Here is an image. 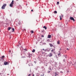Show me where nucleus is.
Masks as SVG:
<instances>
[{
  "label": "nucleus",
  "instance_id": "40",
  "mask_svg": "<svg viewBox=\"0 0 76 76\" xmlns=\"http://www.w3.org/2000/svg\"><path fill=\"white\" fill-rule=\"evenodd\" d=\"M21 55H22V54H21Z\"/></svg>",
  "mask_w": 76,
  "mask_h": 76
},
{
  "label": "nucleus",
  "instance_id": "6",
  "mask_svg": "<svg viewBox=\"0 0 76 76\" xmlns=\"http://www.w3.org/2000/svg\"><path fill=\"white\" fill-rule=\"evenodd\" d=\"M45 51H50V48H47L46 50H45Z\"/></svg>",
  "mask_w": 76,
  "mask_h": 76
},
{
  "label": "nucleus",
  "instance_id": "33",
  "mask_svg": "<svg viewBox=\"0 0 76 76\" xmlns=\"http://www.w3.org/2000/svg\"><path fill=\"white\" fill-rule=\"evenodd\" d=\"M34 63H35V64H36V62L34 61Z\"/></svg>",
  "mask_w": 76,
  "mask_h": 76
},
{
  "label": "nucleus",
  "instance_id": "32",
  "mask_svg": "<svg viewBox=\"0 0 76 76\" xmlns=\"http://www.w3.org/2000/svg\"><path fill=\"white\" fill-rule=\"evenodd\" d=\"M24 50H26V49H24Z\"/></svg>",
  "mask_w": 76,
  "mask_h": 76
},
{
  "label": "nucleus",
  "instance_id": "31",
  "mask_svg": "<svg viewBox=\"0 0 76 76\" xmlns=\"http://www.w3.org/2000/svg\"><path fill=\"white\" fill-rule=\"evenodd\" d=\"M63 61H65V60L64 59L63 60Z\"/></svg>",
  "mask_w": 76,
  "mask_h": 76
},
{
  "label": "nucleus",
  "instance_id": "17",
  "mask_svg": "<svg viewBox=\"0 0 76 76\" xmlns=\"http://www.w3.org/2000/svg\"><path fill=\"white\" fill-rule=\"evenodd\" d=\"M60 20H61V19H62V18H61V16H60Z\"/></svg>",
  "mask_w": 76,
  "mask_h": 76
},
{
  "label": "nucleus",
  "instance_id": "10",
  "mask_svg": "<svg viewBox=\"0 0 76 76\" xmlns=\"http://www.w3.org/2000/svg\"><path fill=\"white\" fill-rule=\"evenodd\" d=\"M12 32H14L15 31V29L13 28H12Z\"/></svg>",
  "mask_w": 76,
  "mask_h": 76
},
{
  "label": "nucleus",
  "instance_id": "24",
  "mask_svg": "<svg viewBox=\"0 0 76 76\" xmlns=\"http://www.w3.org/2000/svg\"><path fill=\"white\" fill-rule=\"evenodd\" d=\"M70 71L69 70L67 71V73H69V72Z\"/></svg>",
  "mask_w": 76,
  "mask_h": 76
},
{
  "label": "nucleus",
  "instance_id": "28",
  "mask_svg": "<svg viewBox=\"0 0 76 76\" xmlns=\"http://www.w3.org/2000/svg\"><path fill=\"white\" fill-rule=\"evenodd\" d=\"M28 76H31V74H30L28 75Z\"/></svg>",
  "mask_w": 76,
  "mask_h": 76
},
{
  "label": "nucleus",
  "instance_id": "5",
  "mask_svg": "<svg viewBox=\"0 0 76 76\" xmlns=\"http://www.w3.org/2000/svg\"><path fill=\"white\" fill-rule=\"evenodd\" d=\"M55 49H53L51 50V52H52V53H55Z\"/></svg>",
  "mask_w": 76,
  "mask_h": 76
},
{
  "label": "nucleus",
  "instance_id": "18",
  "mask_svg": "<svg viewBox=\"0 0 76 76\" xmlns=\"http://www.w3.org/2000/svg\"><path fill=\"white\" fill-rule=\"evenodd\" d=\"M60 56H61L60 54L59 53V54H58V56L59 57H60Z\"/></svg>",
  "mask_w": 76,
  "mask_h": 76
},
{
  "label": "nucleus",
  "instance_id": "14",
  "mask_svg": "<svg viewBox=\"0 0 76 76\" xmlns=\"http://www.w3.org/2000/svg\"><path fill=\"white\" fill-rule=\"evenodd\" d=\"M31 54H29V58H30V57H31Z\"/></svg>",
  "mask_w": 76,
  "mask_h": 76
},
{
  "label": "nucleus",
  "instance_id": "37",
  "mask_svg": "<svg viewBox=\"0 0 76 76\" xmlns=\"http://www.w3.org/2000/svg\"><path fill=\"white\" fill-rule=\"evenodd\" d=\"M50 71H49V72H48V73H50Z\"/></svg>",
  "mask_w": 76,
  "mask_h": 76
},
{
  "label": "nucleus",
  "instance_id": "11",
  "mask_svg": "<svg viewBox=\"0 0 76 76\" xmlns=\"http://www.w3.org/2000/svg\"><path fill=\"white\" fill-rule=\"evenodd\" d=\"M35 49H33V50H32V52L33 53H35Z\"/></svg>",
  "mask_w": 76,
  "mask_h": 76
},
{
  "label": "nucleus",
  "instance_id": "35",
  "mask_svg": "<svg viewBox=\"0 0 76 76\" xmlns=\"http://www.w3.org/2000/svg\"><path fill=\"white\" fill-rule=\"evenodd\" d=\"M10 38H11V37H10Z\"/></svg>",
  "mask_w": 76,
  "mask_h": 76
},
{
  "label": "nucleus",
  "instance_id": "22",
  "mask_svg": "<svg viewBox=\"0 0 76 76\" xmlns=\"http://www.w3.org/2000/svg\"><path fill=\"white\" fill-rule=\"evenodd\" d=\"M57 4H59V2H57Z\"/></svg>",
  "mask_w": 76,
  "mask_h": 76
},
{
  "label": "nucleus",
  "instance_id": "30",
  "mask_svg": "<svg viewBox=\"0 0 76 76\" xmlns=\"http://www.w3.org/2000/svg\"><path fill=\"white\" fill-rule=\"evenodd\" d=\"M31 12H33V10H31Z\"/></svg>",
  "mask_w": 76,
  "mask_h": 76
},
{
  "label": "nucleus",
  "instance_id": "25",
  "mask_svg": "<svg viewBox=\"0 0 76 76\" xmlns=\"http://www.w3.org/2000/svg\"><path fill=\"white\" fill-rule=\"evenodd\" d=\"M44 35H42V37H44Z\"/></svg>",
  "mask_w": 76,
  "mask_h": 76
},
{
  "label": "nucleus",
  "instance_id": "3",
  "mask_svg": "<svg viewBox=\"0 0 76 76\" xmlns=\"http://www.w3.org/2000/svg\"><path fill=\"white\" fill-rule=\"evenodd\" d=\"M70 18L71 20H73V22H75V19H74V18H73L72 17H70Z\"/></svg>",
  "mask_w": 76,
  "mask_h": 76
},
{
  "label": "nucleus",
  "instance_id": "23",
  "mask_svg": "<svg viewBox=\"0 0 76 76\" xmlns=\"http://www.w3.org/2000/svg\"><path fill=\"white\" fill-rule=\"evenodd\" d=\"M10 52H11V51L10 50V51H9V54H10Z\"/></svg>",
  "mask_w": 76,
  "mask_h": 76
},
{
  "label": "nucleus",
  "instance_id": "26",
  "mask_svg": "<svg viewBox=\"0 0 76 76\" xmlns=\"http://www.w3.org/2000/svg\"><path fill=\"white\" fill-rule=\"evenodd\" d=\"M61 17H63V15H61Z\"/></svg>",
  "mask_w": 76,
  "mask_h": 76
},
{
  "label": "nucleus",
  "instance_id": "13",
  "mask_svg": "<svg viewBox=\"0 0 76 76\" xmlns=\"http://www.w3.org/2000/svg\"><path fill=\"white\" fill-rule=\"evenodd\" d=\"M43 28H45V29H47V27H45V26H44L43 27Z\"/></svg>",
  "mask_w": 76,
  "mask_h": 76
},
{
  "label": "nucleus",
  "instance_id": "7",
  "mask_svg": "<svg viewBox=\"0 0 76 76\" xmlns=\"http://www.w3.org/2000/svg\"><path fill=\"white\" fill-rule=\"evenodd\" d=\"M53 56V55L51 53H50L49 55H48V56L49 57H51Z\"/></svg>",
  "mask_w": 76,
  "mask_h": 76
},
{
  "label": "nucleus",
  "instance_id": "12",
  "mask_svg": "<svg viewBox=\"0 0 76 76\" xmlns=\"http://www.w3.org/2000/svg\"><path fill=\"white\" fill-rule=\"evenodd\" d=\"M57 44H60V41L58 40V42H57Z\"/></svg>",
  "mask_w": 76,
  "mask_h": 76
},
{
  "label": "nucleus",
  "instance_id": "38",
  "mask_svg": "<svg viewBox=\"0 0 76 76\" xmlns=\"http://www.w3.org/2000/svg\"><path fill=\"white\" fill-rule=\"evenodd\" d=\"M43 50H44V49H43Z\"/></svg>",
  "mask_w": 76,
  "mask_h": 76
},
{
  "label": "nucleus",
  "instance_id": "29",
  "mask_svg": "<svg viewBox=\"0 0 76 76\" xmlns=\"http://www.w3.org/2000/svg\"><path fill=\"white\" fill-rule=\"evenodd\" d=\"M67 50H69V49L68 48L67 49Z\"/></svg>",
  "mask_w": 76,
  "mask_h": 76
},
{
  "label": "nucleus",
  "instance_id": "34",
  "mask_svg": "<svg viewBox=\"0 0 76 76\" xmlns=\"http://www.w3.org/2000/svg\"><path fill=\"white\" fill-rule=\"evenodd\" d=\"M44 74L42 76H44Z\"/></svg>",
  "mask_w": 76,
  "mask_h": 76
},
{
  "label": "nucleus",
  "instance_id": "8",
  "mask_svg": "<svg viewBox=\"0 0 76 76\" xmlns=\"http://www.w3.org/2000/svg\"><path fill=\"white\" fill-rule=\"evenodd\" d=\"M51 35H48V38H51Z\"/></svg>",
  "mask_w": 76,
  "mask_h": 76
},
{
  "label": "nucleus",
  "instance_id": "1",
  "mask_svg": "<svg viewBox=\"0 0 76 76\" xmlns=\"http://www.w3.org/2000/svg\"><path fill=\"white\" fill-rule=\"evenodd\" d=\"M7 5L6 4H5L4 5H3L1 7V9H4Z\"/></svg>",
  "mask_w": 76,
  "mask_h": 76
},
{
  "label": "nucleus",
  "instance_id": "9",
  "mask_svg": "<svg viewBox=\"0 0 76 76\" xmlns=\"http://www.w3.org/2000/svg\"><path fill=\"white\" fill-rule=\"evenodd\" d=\"M49 45H50V47H53V45H52L51 43L49 44Z\"/></svg>",
  "mask_w": 76,
  "mask_h": 76
},
{
  "label": "nucleus",
  "instance_id": "4",
  "mask_svg": "<svg viewBox=\"0 0 76 76\" xmlns=\"http://www.w3.org/2000/svg\"><path fill=\"white\" fill-rule=\"evenodd\" d=\"M4 65H7V64H9V63L7 62H5L4 63Z\"/></svg>",
  "mask_w": 76,
  "mask_h": 76
},
{
  "label": "nucleus",
  "instance_id": "20",
  "mask_svg": "<svg viewBox=\"0 0 76 76\" xmlns=\"http://www.w3.org/2000/svg\"><path fill=\"white\" fill-rule=\"evenodd\" d=\"M31 33H32V34H33V33H34V31H31Z\"/></svg>",
  "mask_w": 76,
  "mask_h": 76
},
{
  "label": "nucleus",
  "instance_id": "15",
  "mask_svg": "<svg viewBox=\"0 0 76 76\" xmlns=\"http://www.w3.org/2000/svg\"><path fill=\"white\" fill-rule=\"evenodd\" d=\"M63 57H65V58H67V56L66 55H64Z\"/></svg>",
  "mask_w": 76,
  "mask_h": 76
},
{
  "label": "nucleus",
  "instance_id": "16",
  "mask_svg": "<svg viewBox=\"0 0 76 76\" xmlns=\"http://www.w3.org/2000/svg\"><path fill=\"white\" fill-rule=\"evenodd\" d=\"M57 13V12L56 11H55V12H54V13Z\"/></svg>",
  "mask_w": 76,
  "mask_h": 76
},
{
  "label": "nucleus",
  "instance_id": "36",
  "mask_svg": "<svg viewBox=\"0 0 76 76\" xmlns=\"http://www.w3.org/2000/svg\"><path fill=\"white\" fill-rule=\"evenodd\" d=\"M25 57H23V58H25Z\"/></svg>",
  "mask_w": 76,
  "mask_h": 76
},
{
  "label": "nucleus",
  "instance_id": "21",
  "mask_svg": "<svg viewBox=\"0 0 76 76\" xmlns=\"http://www.w3.org/2000/svg\"><path fill=\"white\" fill-rule=\"evenodd\" d=\"M57 73L56 72L55 73V76H57Z\"/></svg>",
  "mask_w": 76,
  "mask_h": 76
},
{
  "label": "nucleus",
  "instance_id": "39",
  "mask_svg": "<svg viewBox=\"0 0 76 76\" xmlns=\"http://www.w3.org/2000/svg\"><path fill=\"white\" fill-rule=\"evenodd\" d=\"M50 70H51V68H50Z\"/></svg>",
  "mask_w": 76,
  "mask_h": 76
},
{
  "label": "nucleus",
  "instance_id": "27",
  "mask_svg": "<svg viewBox=\"0 0 76 76\" xmlns=\"http://www.w3.org/2000/svg\"><path fill=\"white\" fill-rule=\"evenodd\" d=\"M2 57L4 58V56H2Z\"/></svg>",
  "mask_w": 76,
  "mask_h": 76
},
{
  "label": "nucleus",
  "instance_id": "19",
  "mask_svg": "<svg viewBox=\"0 0 76 76\" xmlns=\"http://www.w3.org/2000/svg\"><path fill=\"white\" fill-rule=\"evenodd\" d=\"M10 29H11V28L9 27V28H8V31H9V30H10Z\"/></svg>",
  "mask_w": 76,
  "mask_h": 76
},
{
  "label": "nucleus",
  "instance_id": "2",
  "mask_svg": "<svg viewBox=\"0 0 76 76\" xmlns=\"http://www.w3.org/2000/svg\"><path fill=\"white\" fill-rule=\"evenodd\" d=\"M13 2H14V1L12 0V2H11V3L10 5V7H13Z\"/></svg>",
  "mask_w": 76,
  "mask_h": 76
}]
</instances>
